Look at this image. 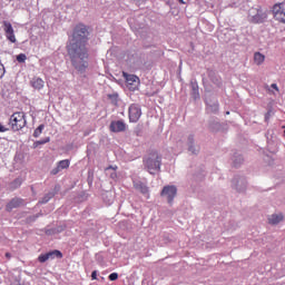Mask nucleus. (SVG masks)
Segmentation results:
<instances>
[{
	"label": "nucleus",
	"mask_w": 285,
	"mask_h": 285,
	"mask_svg": "<svg viewBox=\"0 0 285 285\" xmlns=\"http://www.w3.org/2000/svg\"><path fill=\"white\" fill-rule=\"evenodd\" d=\"M91 279H97V271H94V272L91 273Z\"/></svg>",
	"instance_id": "f704fd0d"
},
{
	"label": "nucleus",
	"mask_w": 285,
	"mask_h": 285,
	"mask_svg": "<svg viewBox=\"0 0 285 285\" xmlns=\"http://www.w3.org/2000/svg\"><path fill=\"white\" fill-rule=\"evenodd\" d=\"M26 59H28L26 53H20V55L17 56V62L18 63H26Z\"/></svg>",
	"instance_id": "a878e982"
},
{
	"label": "nucleus",
	"mask_w": 285,
	"mask_h": 285,
	"mask_svg": "<svg viewBox=\"0 0 285 285\" xmlns=\"http://www.w3.org/2000/svg\"><path fill=\"white\" fill-rule=\"evenodd\" d=\"M39 216H32V222H35V219H37Z\"/></svg>",
	"instance_id": "e433bc0d"
},
{
	"label": "nucleus",
	"mask_w": 285,
	"mask_h": 285,
	"mask_svg": "<svg viewBox=\"0 0 285 285\" xmlns=\"http://www.w3.org/2000/svg\"><path fill=\"white\" fill-rule=\"evenodd\" d=\"M109 130L111 132H124L126 130V124L124 120H114L110 122Z\"/></svg>",
	"instance_id": "f8f14e48"
},
{
	"label": "nucleus",
	"mask_w": 285,
	"mask_h": 285,
	"mask_svg": "<svg viewBox=\"0 0 285 285\" xmlns=\"http://www.w3.org/2000/svg\"><path fill=\"white\" fill-rule=\"evenodd\" d=\"M144 166L150 175H157L161 170V157L159 153L153 151L144 158Z\"/></svg>",
	"instance_id": "f03ea898"
},
{
	"label": "nucleus",
	"mask_w": 285,
	"mask_h": 285,
	"mask_svg": "<svg viewBox=\"0 0 285 285\" xmlns=\"http://www.w3.org/2000/svg\"><path fill=\"white\" fill-rule=\"evenodd\" d=\"M30 83L35 90H41V88L45 86L43 79L41 78H32Z\"/></svg>",
	"instance_id": "dca6fc26"
},
{
	"label": "nucleus",
	"mask_w": 285,
	"mask_h": 285,
	"mask_svg": "<svg viewBox=\"0 0 285 285\" xmlns=\"http://www.w3.org/2000/svg\"><path fill=\"white\" fill-rule=\"evenodd\" d=\"M272 88H273L274 90H279V88H277V83H272Z\"/></svg>",
	"instance_id": "c9c22d12"
},
{
	"label": "nucleus",
	"mask_w": 285,
	"mask_h": 285,
	"mask_svg": "<svg viewBox=\"0 0 285 285\" xmlns=\"http://www.w3.org/2000/svg\"><path fill=\"white\" fill-rule=\"evenodd\" d=\"M6 75V67L3 63L0 62V79H3V76Z\"/></svg>",
	"instance_id": "2f4dec72"
},
{
	"label": "nucleus",
	"mask_w": 285,
	"mask_h": 285,
	"mask_svg": "<svg viewBox=\"0 0 285 285\" xmlns=\"http://www.w3.org/2000/svg\"><path fill=\"white\" fill-rule=\"evenodd\" d=\"M48 254H41L39 257H38V262H40V264H46V262H48Z\"/></svg>",
	"instance_id": "c85d7f7f"
},
{
	"label": "nucleus",
	"mask_w": 285,
	"mask_h": 285,
	"mask_svg": "<svg viewBox=\"0 0 285 285\" xmlns=\"http://www.w3.org/2000/svg\"><path fill=\"white\" fill-rule=\"evenodd\" d=\"M43 128L45 126L43 125H40L35 131H33V137H40L41 136V132H43Z\"/></svg>",
	"instance_id": "bb28decb"
},
{
	"label": "nucleus",
	"mask_w": 285,
	"mask_h": 285,
	"mask_svg": "<svg viewBox=\"0 0 285 285\" xmlns=\"http://www.w3.org/2000/svg\"><path fill=\"white\" fill-rule=\"evenodd\" d=\"M187 148L191 155H199V146L195 144V135L190 134L187 137Z\"/></svg>",
	"instance_id": "9b49d317"
},
{
	"label": "nucleus",
	"mask_w": 285,
	"mask_h": 285,
	"mask_svg": "<svg viewBox=\"0 0 285 285\" xmlns=\"http://www.w3.org/2000/svg\"><path fill=\"white\" fill-rule=\"evenodd\" d=\"M226 115H230V112H229V111H227V112H226Z\"/></svg>",
	"instance_id": "ea45409f"
},
{
	"label": "nucleus",
	"mask_w": 285,
	"mask_h": 285,
	"mask_svg": "<svg viewBox=\"0 0 285 285\" xmlns=\"http://www.w3.org/2000/svg\"><path fill=\"white\" fill-rule=\"evenodd\" d=\"M0 132H8V128H6L4 126H2L1 122H0Z\"/></svg>",
	"instance_id": "72a5a7b5"
},
{
	"label": "nucleus",
	"mask_w": 285,
	"mask_h": 285,
	"mask_svg": "<svg viewBox=\"0 0 285 285\" xmlns=\"http://www.w3.org/2000/svg\"><path fill=\"white\" fill-rule=\"evenodd\" d=\"M264 61H266V56H264V53L262 52L254 53V62L256 63V66H262Z\"/></svg>",
	"instance_id": "f3484780"
},
{
	"label": "nucleus",
	"mask_w": 285,
	"mask_h": 285,
	"mask_svg": "<svg viewBox=\"0 0 285 285\" xmlns=\"http://www.w3.org/2000/svg\"><path fill=\"white\" fill-rule=\"evenodd\" d=\"M109 279H110V282H117V279H119V274H117V273H111V274L109 275Z\"/></svg>",
	"instance_id": "7c9ffc66"
},
{
	"label": "nucleus",
	"mask_w": 285,
	"mask_h": 285,
	"mask_svg": "<svg viewBox=\"0 0 285 285\" xmlns=\"http://www.w3.org/2000/svg\"><path fill=\"white\" fill-rule=\"evenodd\" d=\"M28 121L26 120V114L18 111L11 115L9 119V126L13 132H18V130H23L26 128Z\"/></svg>",
	"instance_id": "7ed1b4c3"
},
{
	"label": "nucleus",
	"mask_w": 285,
	"mask_h": 285,
	"mask_svg": "<svg viewBox=\"0 0 285 285\" xmlns=\"http://www.w3.org/2000/svg\"><path fill=\"white\" fill-rule=\"evenodd\" d=\"M88 41V28L85 24H77L73 29L72 38L67 46V52L71 61V66L83 75L88 70V47L86 43Z\"/></svg>",
	"instance_id": "f257e3e1"
},
{
	"label": "nucleus",
	"mask_w": 285,
	"mask_h": 285,
	"mask_svg": "<svg viewBox=\"0 0 285 285\" xmlns=\"http://www.w3.org/2000/svg\"><path fill=\"white\" fill-rule=\"evenodd\" d=\"M284 220V215L283 214H272L271 216H268V224H271L272 226H277V224H279V222Z\"/></svg>",
	"instance_id": "4468645a"
},
{
	"label": "nucleus",
	"mask_w": 285,
	"mask_h": 285,
	"mask_svg": "<svg viewBox=\"0 0 285 285\" xmlns=\"http://www.w3.org/2000/svg\"><path fill=\"white\" fill-rule=\"evenodd\" d=\"M61 171L60 167L57 166L51 170V175H59V173Z\"/></svg>",
	"instance_id": "473e14b6"
},
{
	"label": "nucleus",
	"mask_w": 285,
	"mask_h": 285,
	"mask_svg": "<svg viewBox=\"0 0 285 285\" xmlns=\"http://www.w3.org/2000/svg\"><path fill=\"white\" fill-rule=\"evenodd\" d=\"M50 141V138H46L43 140H38L33 144V148H37L38 146H43V144H48Z\"/></svg>",
	"instance_id": "cd10ccee"
},
{
	"label": "nucleus",
	"mask_w": 285,
	"mask_h": 285,
	"mask_svg": "<svg viewBox=\"0 0 285 285\" xmlns=\"http://www.w3.org/2000/svg\"><path fill=\"white\" fill-rule=\"evenodd\" d=\"M58 166L60 167V170H63L66 168L70 167V160L66 159V160H60L58 163Z\"/></svg>",
	"instance_id": "393cba45"
},
{
	"label": "nucleus",
	"mask_w": 285,
	"mask_h": 285,
	"mask_svg": "<svg viewBox=\"0 0 285 285\" xmlns=\"http://www.w3.org/2000/svg\"><path fill=\"white\" fill-rule=\"evenodd\" d=\"M141 118V107L137 104H134L129 107V121L137 124Z\"/></svg>",
	"instance_id": "1a4fd4ad"
},
{
	"label": "nucleus",
	"mask_w": 285,
	"mask_h": 285,
	"mask_svg": "<svg viewBox=\"0 0 285 285\" xmlns=\"http://www.w3.org/2000/svg\"><path fill=\"white\" fill-rule=\"evenodd\" d=\"M106 174L110 176L111 179H117V166H109L106 169Z\"/></svg>",
	"instance_id": "aec40b11"
},
{
	"label": "nucleus",
	"mask_w": 285,
	"mask_h": 285,
	"mask_svg": "<svg viewBox=\"0 0 285 285\" xmlns=\"http://www.w3.org/2000/svg\"><path fill=\"white\" fill-rule=\"evenodd\" d=\"M52 197H55V193L49 191L39 200V204H48Z\"/></svg>",
	"instance_id": "5701e85b"
},
{
	"label": "nucleus",
	"mask_w": 285,
	"mask_h": 285,
	"mask_svg": "<svg viewBox=\"0 0 285 285\" xmlns=\"http://www.w3.org/2000/svg\"><path fill=\"white\" fill-rule=\"evenodd\" d=\"M21 184H23V180L21 178H16L13 181L9 184V188L11 190H17V188L21 187Z\"/></svg>",
	"instance_id": "412c9836"
},
{
	"label": "nucleus",
	"mask_w": 285,
	"mask_h": 285,
	"mask_svg": "<svg viewBox=\"0 0 285 285\" xmlns=\"http://www.w3.org/2000/svg\"><path fill=\"white\" fill-rule=\"evenodd\" d=\"M180 3H184V0H178Z\"/></svg>",
	"instance_id": "58836bf2"
},
{
	"label": "nucleus",
	"mask_w": 285,
	"mask_h": 285,
	"mask_svg": "<svg viewBox=\"0 0 285 285\" xmlns=\"http://www.w3.org/2000/svg\"><path fill=\"white\" fill-rule=\"evenodd\" d=\"M233 164L236 168L242 166V164H244V157L242 155L234 156Z\"/></svg>",
	"instance_id": "b1692460"
},
{
	"label": "nucleus",
	"mask_w": 285,
	"mask_h": 285,
	"mask_svg": "<svg viewBox=\"0 0 285 285\" xmlns=\"http://www.w3.org/2000/svg\"><path fill=\"white\" fill-rule=\"evenodd\" d=\"M6 257L10 258V253H7V254H6Z\"/></svg>",
	"instance_id": "4c0bfd02"
},
{
	"label": "nucleus",
	"mask_w": 285,
	"mask_h": 285,
	"mask_svg": "<svg viewBox=\"0 0 285 285\" xmlns=\"http://www.w3.org/2000/svg\"><path fill=\"white\" fill-rule=\"evenodd\" d=\"M160 197H164L167 199V203L169 206H173V202H175V198L177 197V186L175 185H167L163 188L160 191Z\"/></svg>",
	"instance_id": "39448f33"
},
{
	"label": "nucleus",
	"mask_w": 285,
	"mask_h": 285,
	"mask_svg": "<svg viewBox=\"0 0 285 285\" xmlns=\"http://www.w3.org/2000/svg\"><path fill=\"white\" fill-rule=\"evenodd\" d=\"M207 104V110L209 112H217L219 110V104L217 101H214L210 104V101L206 100Z\"/></svg>",
	"instance_id": "6ab92c4d"
},
{
	"label": "nucleus",
	"mask_w": 285,
	"mask_h": 285,
	"mask_svg": "<svg viewBox=\"0 0 285 285\" xmlns=\"http://www.w3.org/2000/svg\"><path fill=\"white\" fill-rule=\"evenodd\" d=\"M219 128H222V125L219 122H214L213 125H210V130H213V132H217Z\"/></svg>",
	"instance_id": "c756f323"
},
{
	"label": "nucleus",
	"mask_w": 285,
	"mask_h": 285,
	"mask_svg": "<svg viewBox=\"0 0 285 285\" xmlns=\"http://www.w3.org/2000/svg\"><path fill=\"white\" fill-rule=\"evenodd\" d=\"M190 87H191L193 99L195 100L199 99V85H197V81H191Z\"/></svg>",
	"instance_id": "2eb2a0df"
},
{
	"label": "nucleus",
	"mask_w": 285,
	"mask_h": 285,
	"mask_svg": "<svg viewBox=\"0 0 285 285\" xmlns=\"http://www.w3.org/2000/svg\"><path fill=\"white\" fill-rule=\"evenodd\" d=\"M134 187L139 190L142 195H148V187L144 183H135Z\"/></svg>",
	"instance_id": "a211bd4d"
},
{
	"label": "nucleus",
	"mask_w": 285,
	"mask_h": 285,
	"mask_svg": "<svg viewBox=\"0 0 285 285\" xmlns=\"http://www.w3.org/2000/svg\"><path fill=\"white\" fill-rule=\"evenodd\" d=\"M248 19L252 23H264V19H266V13H264L262 9L252 8L248 12Z\"/></svg>",
	"instance_id": "423d86ee"
},
{
	"label": "nucleus",
	"mask_w": 285,
	"mask_h": 285,
	"mask_svg": "<svg viewBox=\"0 0 285 285\" xmlns=\"http://www.w3.org/2000/svg\"><path fill=\"white\" fill-rule=\"evenodd\" d=\"M122 77L126 79L127 88L130 90H137V86H139V77L128 72H122Z\"/></svg>",
	"instance_id": "9d476101"
},
{
	"label": "nucleus",
	"mask_w": 285,
	"mask_h": 285,
	"mask_svg": "<svg viewBox=\"0 0 285 285\" xmlns=\"http://www.w3.org/2000/svg\"><path fill=\"white\" fill-rule=\"evenodd\" d=\"M23 198L14 197L7 204L6 210L11 213V210H14V208H20V206H23Z\"/></svg>",
	"instance_id": "ddd939ff"
},
{
	"label": "nucleus",
	"mask_w": 285,
	"mask_h": 285,
	"mask_svg": "<svg viewBox=\"0 0 285 285\" xmlns=\"http://www.w3.org/2000/svg\"><path fill=\"white\" fill-rule=\"evenodd\" d=\"M2 26H3L2 28L8 41H10L11 43H17V37L14 36V28H12V23L4 20L2 22Z\"/></svg>",
	"instance_id": "0eeeda50"
},
{
	"label": "nucleus",
	"mask_w": 285,
	"mask_h": 285,
	"mask_svg": "<svg viewBox=\"0 0 285 285\" xmlns=\"http://www.w3.org/2000/svg\"><path fill=\"white\" fill-rule=\"evenodd\" d=\"M55 257H57L58 259H61V257H63V254H61V252L57 249L47 253L48 259H55Z\"/></svg>",
	"instance_id": "4be33fe9"
},
{
	"label": "nucleus",
	"mask_w": 285,
	"mask_h": 285,
	"mask_svg": "<svg viewBox=\"0 0 285 285\" xmlns=\"http://www.w3.org/2000/svg\"><path fill=\"white\" fill-rule=\"evenodd\" d=\"M273 14H274V19H276V21H279V23H285L284 3L274 4Z\"/></svg>",
	"instance_id": "6e6552de"
},
{
	"label": "nucleus",
	"mask_w": 285,
	"mask_h": 285,
	"mask_svg": "<svg viewBox=\"0 0 285 285\" xmlns=\"http://www.w3.org/2000/svg\"><path fill=\"white\" fill-rule=\"evenodd\" d=\"M232 188L239 195H244L248 188V180H246V177L244 176H234L232 179Z\"/></svg>",
	"instance_id": "20e7f679"
}]
</instances>
